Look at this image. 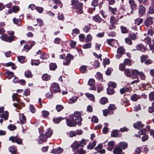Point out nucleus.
Wrapping results in <instances>:
<instances>
[{"instance_id": "1", "label": "nucleus", "mask_w": 154, "mask_h": 154, "mask_svg": "<svg viewBox=\"0 0 154 154\" xmlns=\"http://www.w3.org/2000/svg\"><path fill=\"white\" fill-rule=\"evenodd\" d=\"M71 5L72 6V8H73L76 10V12L78 14L82 13V3L79 2L78 0H72Z\"/></svg>"}, {"instance_id": "2", "label": "nucleus", "mask_w": 154, "mask_h": 154, "mask_svg": "<svg viewBox=\"0 0 154 154\" xmlns=\"http://www.w3.org/2000/svg\"><path fill=\"white\" fill-rule=\"evenodd\" d=\"M81 116V113L78 112H75L71 115L72 118L74 120H75L76 123L79 125H81L82 119Z\"/></svg>"}, {"instance_id": "3", "label": "nucleus", "mask_w": 154, "mask_h": 154, "mask_svg": "<svg viewBox=\"0 0 154 154\" xmlns=\"http://www.w3.org/2000/svg\"><path fill=\"white\" fill-rule=\"evenodd\" d=\"M15 37L14 36H9L6 34H4L0 36V38L2 40L9 42H12Z\"/></svg>"}, {"instance_id": "4", "label": "nucleus", "mask_w": 154, "mask_h": 154, "mask_svg": "<svg viewBox=\"0 0 154 154\" xmlns=\"http://www.w3.org/2000/svg\"><path fill=\"white\" fill-rule=\"evenodd\" d=\"M154 17H149L146 18L144 21V24L147 27H149V25L153 23Z\"/></svg>"}, {"instance_id": "5", "label": "nucleus", "mask_w": 154, "mask_h": 154, "mask_svg": "<svg viewBox=\"0 0 154 154\" xmlns=\"http://www.w3.org/2000/svg\"><path fill=\"white\" fill-rule=\"evenodd\" d=\"M51 89L54 92L57 93L60 92V89L58 84L53 83L51 84Z\"/></svg>"}, {"instance_id": "6", "label": "nucleus", "mask_w": 154, "mask_h": 154, "mask_svg": "<svg viewBox=\"0 0 154 154\" xmlns=\"http://www.w3.org/2000/svg\"><path fill=\"white\" fill-rule=\"evenodd\" d=\"M148 45H149L150 48H154V40H152V44L151 43V38L148 37L147 36L146 38H145L143 40Z\"/></svg>"}, {"instance_id": "7", "label": "nucleus", "mask_w": 154, "mask_h": 154, "mask_svg": "<svg viewBox=\"0 0 154 154\" xmlns=\"http://www.w3.org/2000/svg\"><path fill=\"white\" fill-rule=\"evenodd\" d=\"M73 59V57L69 54H67L66 59L63 61V64L65 65L69 64L71 60Z\"/></svg>"}, {"instance_id": "8", "label": "nucleus", "mask_w": 154, "mask_h": 154, "mask_svg": "<svg viewBox=\"0 0 154 154\" xmlns=\"http://www.w3.org/2000/svg\"><path fill=\"white\" fill-rule=\"evenodd\" d=\"M9 139L13 142H16L19 144H21L22 143L21 140L17 136H11L9 138Z\"/></svg>"}, {"instance_id": "9", "label": "nucleus", "mask_w": 154, "mask_h": 154, "mask_svg": "<svg viewBox=\"0 0 154 154\" xmlns=\"http://www.w3.org/2000/svg\"><path fill=\"white\" fill-rule=\"evenodd\" d=\"M73 120L71 117L70 119H67L66 121L67 125L70 127H74L75 126L76 124Z\"/></svg>"}, {"instance_id": "10", "label": "nucleus", "mask_w": 154, "mask_h": 154, "mask_svg": "<svg viewBox=\"0 0 154 154\" xmlns=\"http://www.w3.org/2000/svg\"><path fill=\"white\" fill-rule=\"evenodd\" d=\"M122 151V149L119 146H117L114 149L113 152L114 154H121Z\"/></svg>"}, {"instance_id": "11", "label": "nucleus", "mask_w": 154, "mask_h": 154, "mask_svg": "<svg viewBox=\"0 0 154 154\" xmlns=\"http://www.w3.org/2000/svg\"><path fill=\"white\" fill-rule=\"evenodd\" d=\"M129 3L131 5V13L132 10H134L136 9L137 5L135 4L134 0H129Z\"/></svg>"}, {"instance_id": "12", "label": "nucleus", "mask_w": 154, "mask_h": 154, "mask_svg": "<svg viewBox=\"0 0 154 154\" xmlns=\"http://www.w3.org/2000/svg\"><path fill=\"white\" fill-rule=\"evenodd\" d=\"M92 20L96 22H97L98 23H100L103 20L98 15H96L93 17Z\"/></svg>"}, {"instance_id": "13", "label": "nucleus", "mask_w": 154, "mask_h": 154, "mask_svg": "<svg viewBox=\"0 0 154 154\" xmlns=\"http://www.w3.org/2000/svg\"><path fill=\"white\" fill-rule=\"evenodd\" d=\"M8 112L7 111L3 112L0 114V117L6 120L8 119Z\"/></svg>"}, {"instance_id": "14", "label": "nucleus", "mask_w": 154, "mask_h": 154, "mask_svg": "<svg viewBox=\"0 0 154 154\" xmlns=\"http://www.w3.org/2000/svg\"><path fill=\"white\" fill-rule=\"evenodd\" d=\"M36 54L37 55L40 54V58L42 59H46L47 58L46 55L45 54L44 52H42L41 50H39L38 51L36 52Z\"/></svg>"}, {"instance_id": "15", "label": "nucleus", "mask_w": 154, "mask_h": 154, "mask_svg": "<svg viewBox=\"0 0 154 154\" xmlns=\"http://www.w3.org/2000/svg\"><path fill=\"white\" fill-rule=\"evenodd\" d=\"M134 127L137 129L142 128L143 126V125L142 124L141 122H138L137 123L134 124L133 125Z\"/></svg>"}, {"instance_id": "16", "label": "nucleus", "mask_w": 154, "mask_h": 154, "mask_svg": "<svg viewBox=\"0 0 154 154\" xmlns=\"http://www.w3.org/2000/svg\"><path fill=\"white\" fill-rule=\"evenodd\" d=\"M9 151L12 154H16L17 149L16 147L14 146H11L9 148Z\"/></svg>"}, {"instance_id": "17", "label": "nucleus", "mask_w": 154, "mask_h": 154, "mask_svg": "<svg viewBox=\"0 0 154 154\" xmlns=\"http://www.w3.org/2000/svg\"><path fill=\"white\" fill-rule=\"evenodd\" d=\"M138 11L140 14L143 15L145 11V9L143 6L140 5L139 6Z\"/></svg>"}, {"instance_id": "18", "label": "nucleus", "mask_w": 154, "mask_h": 154, "mask_svg": "<svg viewBox=\"0 0 154 154\" xmlns=\"http://www.w3.org/2000/svg\"><path fill=\"white\" fill-rule=\"evenodd\" d=\"M20 96L18 94H14L12 95V98L13 101H16L18 102L20 101Z\"/></svg>"}, {"instance_id": "19", "label": "nucleus", "mask_w": 154, "mask_h": 154, "mask_svg": "<svg viewBox=\"0 0 154 154\" xmlns=\"http://www.w3.org/2000/svg\"><path fill=\"white\" fill-rule=\"evenodd\" d=\"M122 149H124L127 148L128 146V144L125 142H121L119 143L118 146Z\"/></svg>"}, {"instance_id": "20", "label": "nucleus", "mask_w": 154, "mask_h": 154, "mask_svg": "<svg viewBox=\"0 0 154 154\" xmlns=\"http://www.w3.org/2000/svg\"><path fill=\"white\" fill-rule=\"evenodd\" d=\"M85 95L90 100L93 101H94V97L93 94L87 93L85 94Z\"/></svg>"}, {"instance_id": "21", "label": "nucleus", "mask_w": 154, "mask_h": 154, "mask_svg": "<svg viewBox=\"0 0 154 154\" xmlns=\"http://www.w3.org/2000/svg\"><path fill=\"white\" fill-rule=\"evenodd\" d=\"M80 145L76 141H75L71 145V147L73 149H77L79 148Z\"/></svg>"}, {"instance_id": "22", "label": "nucleus", "mask_w": 154, "mask_h": 154, "mask_svg": "<svg viewBox=\"0 0 154 154\" xmlns=\"http://www.w3.org/2000/svg\"><path fill=\"white\" fill-rule=\"evenodd\" d=\"M14 75L13 72H8L5 74V76L8 79L12 78L13 76Z\"/></svg>"}, {"instance_id": "23", "label": "nucleus", "mask_w": 154, "mask_h": 154, "mask_svg": "<svg viewBox=\"0 0 154 154\" xmlns=\"http://www.w3.org/2000/svg\"><path fill=\"white\" fill-rule=\"evenodd\" d=\"M143 20L142 18L136 19L135 20V24L137 26H139L143 22Z\"/></svg>"}, {"instance_id": "24", "label": "nucleus", "mask_w": 154, "mask_h": 154, "mask_svg": "<svg viewBox=\"0 0 154 154\" xmlns=\"http://www.w3.org/2000/svg\"><path fill=\"white\" fill-rule=\"evenodd\" d=\"M40 63V61L38 60H32L31 61V64L32 65L38 66Z\"/></svg>"}, {"instance_id": "25", "label": "nucleus", "mask_w": 154, "mask_h": 154, "mask_svg": "<svg viewBox=\"0 0 154 154\" xmlns=\"http://www.w3.org/2000/svg\"><path fill=\"white\" fill-rule=\"evenodd\" d=\"M96 142L95 141H94L92 143H89L87 146L88 149H93L96 145Z\"/></svg>"}, {"instance_id": "26", "label": "nucleus", "mask_w": 154, "mask_h": 154, "mask_svg": "<svg viewBox=\"0 0 154 154\" xmlns=\"http://www.w3.org/2000/svg\"><path fill=\"white\" fill-rule=\"evenodd\" d=\"M78 99V97L76 96H73L69 99V102L70 103H73L76 101Z\"/></svg>"}, {"instance_id": "27", "label": "nucleus", "mask_w": 154, "mask_h": 154, "mask_svg": "<svg viewBox=\"0 0 154 154\" xmlns=\"http://www.w3.org/2000/svg\"><path fill=\"white\" fill-rule=\"evenodd\" d=\"M50 69L51 70H54L57 68V66L55 63H51L49 65Z\"/></svg>"}, {"instance_id": "28", "label": "nucleus", "mask_w": 154, "mask_h": 154, "mask_svg": "<svg viewBox=\"0 0 154 154\" xmlns=\"http://www.w3.org/2000/svg\"><path fill=\"white\" fill-rule=\"evenodd\" d=\"M42 78L43 80L47 81L50 79V76L48 74H45L42 75Z\"/></svg>"}, {"instance_id": "29", "label": "nucleus", "mask_w": 154, "mask_h": 154, "mask_svg": "<svg viewBox=\"0 0 154 154\" xmlns=\"http://www.w3.org/2000/svg\"><path fill=\"white\" fill-rule=\"evenodd\" d=\"M139 96L136 94H134L131 97V99L133 101H137L138 99L140 98Z\"/></svg>"}, {"instance_id": "30", "label": "nucleus", "mask_w": 154, "mask_h": 154, "mask_svg": "<svg viewBox=\"0 0 154 154\" xmlns=\"http://www.w3.org/2000/svg\"><path fill=\"white\" fill-rule=\"evenodd\" d=\"M52 131L50 128H48L45 133V135L47 137H49L52 135Z\"/></svg>"}, {"instance_id": "31", "label": "nucleus", "mask_w": 154, "mask_h": 154, "mask_svg": "<svg viewBox=\"0 0 154 154\" xmlns=\"http://www.w3.org/2000/svg\"><path fill=\"white\" fill-rule=\"evenodd\" d=\"M20 122L22 124H23L26 122V118L23 115H22L20 117Z\"/></svg>"}, {"instance_id": "32", "label": "nucleus", "mask_w": 154, "mask_h": 154, "mask_svg": "<svg viewBox=\"0 0 154 154\" xmlns=\"http://www.w3.org/2000/svg\"><path fill=\"white\" fill-rule=\"evenodd\" d=\"M27 42L26 41L24 40H22L20 42V45H23L24 48H29V46H27V45L26 44Z\"/></svg>"}, {"instance_id": "33", "label": "nucleus", "mask_w": 154, "mask_h": 154, "mask_svg": "<svg viewBox=\"0 0 154 154\" xmlns=\"http://www.w3.org/2000/svg\"><path fill=\"white\" fill-rule=\"evenodd\" d=\"M124 73L125 75L128 77H129L131 75L130 70L128 69H125Z\"/></svg>"}, {"instance_id": "34", "label": "nucleus", "mask_w": 154, "mask_h": 154, "mask_svg": "<svg viewBox=\"0 0 154 154\" xmlns=\"http://www.w3.org/2000/svg\"><path fill=\"white\" fill-rule=\"evenodd\" d=\"M129 88L125 87L123 88L120 89V92L121 94H122L125 93L126 91H129Z\"/></svg>"}, {"instance_id": "35", "label": "nucleus", "mask_w": 154, "mask_h": 154, "mask_svg": "<svg viewBox=\"0 0 154 154\" xmlns=\"http://www.w3.org/2000/svg\"><path fill=\"white\" fill-rule=\"evenodd\" d=\"M42 116L44 118L47 117L49 115V112L46 110H43L42 111Z\"/></svg>"}, {"instance_id": "36", "label": "nucleus", "mask_w": 154, "mask_h": 154, "mask_svg": "<svg viewBox=\"0 0 154 154\" xmlns=\"http://www.w3.org/2000/svg\"><path fill=\"white\" fill-rule=\"evenodd\" d=\"M132 79H136V80H135L131 82V84H132L138 83L139 82L140 80L138 77H134V76H133L132 77Z\"/></svg>"}, {"instance_id": "37", "label": "nucleus", "mask_w": 154, "mask_h": 154, "mask_svg": "<svg viewBox=\"0 0 154 154\" xmlns=\"http://www.w3.org/2000/svg\"><path fill=\"white\" fill-rule=\"evenodd\" d=\"M117 22V20L115 17L111 16L110 17V23L111 24H115Z\"/></svg>"}, {"instance_id": "38", "label": "nucleus", "mask_w": 154, "mask_h": 154, "mask_svg": "<svg viewBox=\"0 0 154 154\" xmlns=\"http://www.w3.org/2000/svg\"><path fill=\"white\" fill-rule=\"evenodd\" d=\"M132 62V61L131 60L126 59L124 61V63L125 65H128V66H130L131 65V63Z\"/></svg>"}, {"instance_id": "39", "label": "nucleus", "mask_w": 154, "mask_h": 154, "mask_svg": "<svg viewBox=\"0 0 154 154\" xmlns=\"http://www.w3.org/2000/svg\"><path fill=\"white\" fill-rule=\"evenodd\" d=\"M108 85L109 87H112L115 88L116 87V84L113 82H110L108 83Z\"/></svg>"}, {"instance_id": "40", "label": "nucleus", "mask_w": 154, "mask_h": 154, "mask_svg": "<svg viewBox=\"0 0 154 154\" xmlns=\"http://www.w3.org/2000/svg\"><path fill=\"white\" fill-rule=\"evenodd\" d=\"M107 43L108 44L112 47H113V45L114 43V41L113 39H109L107 40Z\"/></svg>"}, {"instance_id": "41", "label": "nucleus", "mask_w": 154, "mask_h": 154, "mask_svg": "<svg viewBox=\"0 0 154 154\" xmlns=\"http://www.w3.org/2000/svg\"><path fill=\"white\" fill-rule=\"evenodd\" d=\"M86 67H87L85 66H82L80 68V71L82 73H85L86 70Z\"/></svg>"}, {"instance_id": "42", "label": "nucleus", "mask_w": 154, "mask_h": 154, "mask_svg": "<svg viewBox=\"0 0 154 154\" xmlns=\"http://www.w3.org/2000/svg\"><path fill=\"white\" fill-rule=\"evenodd\" d=\"M25 75L27 78L31 77L32 76L31 72L29 71H27L25 72Z\"/></svg>"}, {"instance_id": "43", "label": "nucleus", "mask_w": 154, "mask_h": 154, "mask_svg": "<svg viewBox=\"0 0 154 154\" xmlns=\"http://www.w3.org/2000/svg\"><path fill=\"white\" fill-rule=\"evenodd\" d=\"M118 131L117 130H113L111 133V136L112 137H116L118 135Z\"/></svg>"}, {"instance_id": "44", "label": "nucleus", "mask_w": 154, "mask_h": 154, "mask_svg": "<svg viewBox=\"0 0 154 154\" xmlns=\"http://www.w3.org/2000/svg\"><path fill=\"white\" fill-rule=\"evenodd\" d=\"M12 9L14 13H16L19 11L20 8L18 6H14L12 8Z\"/></svg>"}, {"instance_id": "45", "label": "nucleus", "mask_w": 154, "mask_h": 154, "mask_svg": "<svg viewBox=\"0 0 154 154\" xmlns=\"http://www.w3.org/2000/svg\"><path fill=\"white\" fill-rule=\"evenodd\" d=\"M90 29V26H85L83 28V30L86 33L89 32Z\"/></svg>"}, {"instance_id": "46", "label": "nucleus", "mask_w": 154, "mask_h": 154, "mask_svg": "<svg viewBox=\"0 0 154 154\" xmlns=\"http://www.w3.org/2000/svg\"><path fill=\"white\" fill-rule=\"evenodd\" d=\"M8 128L11 131H13L16 128V127L14 125L11 124L8 126Z\"/></svg>"}, {"instance_id": "47", "label": "nucleus", "mask_w": 154, "mask_h": 154, "mask_svg": "<svg viewBox=\"0 0 154 154\" xmlns=\"http://www.w3.org/2000/svg\"><path fill=\"white\" fill-rule=\"evenodd\" d=\"M13 21L14 24H18V25H20L21 23L20 20V19H16L14 18L13 19Z\"/></svg>"}, {"instance_id": "48", "label": "nucleus", "mask_w": 154, "mask_h": 154, "mask_svg": "<svg viewBox=\"0 0 154 154\" xmlns=\"http://www.w3.org/2000/svg\"><path fill=\"white\" fill-rule=\"evenodd\" d=\"M95 81L93 79H90L89 80L88 82V85L91 86H93L95 84Z\"/></svg>"}, {"instance_id": "49", "label": "nucleus", "mask_w": 154, "mask_h": 154, "mask_svg": "<svg viewBox=\"0 0 154 154\" xmlns=\"http://www.w3.org/2000/svg\"><path fill=\"white\" fill-rule=\"evenodd\" d=\"M62 119L61 117H59L56 118H54L53 119V121L54 123H58L60 122Z\"/></svg>"}, {"instance_id": "50", "label": "nucleus", "mask_w": 154, "mask_h": 154, "mask_svg": "<svg viewBox=\"0 0 154 154\" xmlns=\"http://www.w3.org/2000/svg\"><path fill=\"white\" fill-rule=\"evenodd\" d=\"M17 58L19 62L21 63H22L25 59V57L23 56H20L18 57Z\"/></svg>"}, {"instance_id": "51", "label": "nucleus", "mask_w": 154, "mask_h": 154, "mask_svg": "<svg viewBox=\"0 0 154 154\" xmlns=\"http://www.w3.org/2000/svg\"><path fill=\"white\" fill-rule=\"evenodd\" d=\"M139 3L147 5L148 4V0H139Z\"/></svg>"}, {"instance_id": "52", "label": "nucleus", "mask_w": 154, "mask_h": 154, "mask_svg": "<svg viewBox=\"0 0 154 154\" xmlns=\"http://www.w3.org/2000/svg\"><path fill=\"white\" fill-rule=\"evenodd\" d=\"M140 72H139L136 69L133 70L132 72V74L136 76V77H137V75H139Z\"/></svg>"}, {"instance_id": "53", "label": "nucleus", "mask_w": 154, "mask_h": 154, "mask_svg": "<svg viewBox=\"0 0 154 154\" xmlns=\"http://www.w3.org/2000/svg\"><path fill=\"white\" fill-rule=\"evenodd\" d=\"M149 14H152L154 13V6L151 5L149 8Z\"/></svg>"}, {"instance_id": "54", "label": "nucleus", "mask_w": 154, "mask_h": 154, "mask_svg": "<svg viewBox=\"0 0 154 154\" xmlns=\"http://www.w3.org/2000/svg\"><path fill=\"white\" fill-rule=\"evenodd\" d=\"M107 99L105 97H102L100 99V103L101 104H104L107 102Z\"/></svg>"}, {"instance_id": "55", "label": "nucleus", "mask_w": 154, "mask_h": 154, "mask_svg": "<svg viewBox=\"0 0 154 154\" xmlns=\"http://www.w3.org/2000/svg\"><path fill=\"white\" fill-rule=\"evenodd\" d=\"M107 93L109 95H112L114 94L115 93V92L114 90L112 89L107 88Z\"/></svg>"}, {"instance_id": "56", "label": "nucleus", "mask_w": 154, "mask_h": 154, "mask_svg": "<svg viewBox=\"0 0 154 154\" xmlns=\"http://www.w3.org/2000/svg\"><path fill=\"white\" fill-rule=\"evenodd\" d=\"M47 137L44 134H42L39 137V139L42 141H45L47 139Z\"/></svg>"}, {"instance_id": "57", "label": "nucleus", "mask_w": 154, "mask_h": 154, "mask_svg": "<svg viewBox=\"0 0 154 154\" xmlns=\"http://www.w3.org/2000/svg\"><path fill=\"white\" fill-rule=\"evenodd\" d=\"M117 52L118 53L122 55L125 52V50L124 49H118Z\"/></svg>"}, {"instance_id": "58", "label": "nucleus", "mask_w": 154, "mask_h": 154, "mask_svg": "<svg viewBox=\"0 0 154 154\" xmlns=\"http://www.w3.org/2000/svg\"><path fill=\"white\" fill-rule=\"evenodd\" d=\"M91 120L92 122L95 123H97L98 122V119L97 116H92Z\"/></svg>"}, {"instance_id": "59", "label": "nucleus", "mask_w": 154, "mask_h": 154, "mask_svg": "<svg viewBox=\"0 0 154 154\" xmlns=\"http://www.w3.org/2000/svg\"><path fill=\"white\" fill-rule=\"evenodd\" d=\"M125 66L123 63H121L119 65V69L122 71H124L125 70Z\"/></svg>"}, {"instance_id": "60", "label": "nucleus", "mask_w": 154, "mask_h": 154, "mask_svg": "<svg viewBox=\"0 0 154 154\" xmlns=\"http://www.w3.org/2000/svg\"><path fill=\"white\" fill-rule=\"evenodd\" d=\"M63 107L61 105H57L56 106V109L58 112H59L62 110Z\"/></svg>"}, {"instance_id": "61", "label": "nucleus", "mask_w": 154, "mask_h": 154, "mask_svg": "<svg viewBox=\"0 0 154 154\" xmlns=\"http://www.w3.org/2000/svg\"><path fill=\"white\" fill-rule=\"evenodd\" d=\"M29 109L30 112L33 113L35 112L36 110L33 105H30L29 106Z\"/></svg>"}, {"instance_id": "62", "label": "nucleus", "mask_w": 154, "mask_h": 154, "mask_svg": "<svg viewBox=\"0 0 154 154\" xmlns=\"http://www.w3.org/2000/svg\"><path fill=\"white\" fill-rule=\"evenodd\" d=\"M85 140L82 139L79 143L80 146L81 147L84 146L86 144Z\"/></svg>"}, {"instance_id": "63", "label": "nucleus", "mask_w": 154, "mask_h": 154, "mask_svg": "<svg viewBox=\"0 0 154 154\" xmlns=\"http://www.w3.org/2000/svg\"><path fill=\"white\" fill-rule=\"evenodd\" d=\"M43 8L40 7H37L36 8V10L40 13H42L43 11Z\"/></svg>"}, {"instance_id": "64", "label": "nucleus", "mask_w": 154, "mask_h": 154, "mask_svg": "<svg viewBox=\"0 0 154 154\" xmlns=\"http://www.w3.org/2000/svg\"><path fill=\"white\" fill-rule=\"evenodd\" d=\"M92 39V37L90 34H88L86 36L85 40L87 42H90Z\"/></svg>"}]
</instances>
